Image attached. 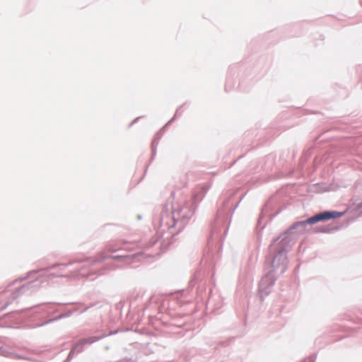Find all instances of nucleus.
Returning a JSON list of instances; mask_svg holds the SVG:
<instances>
[{
    "label": "nucleus",
    "instance_id": "1",
    "mask_svg": "<svg viewBox=\"0 0 362 362\" xmlns=\"http://www.w3.org/2000/svg\"><path fill=\"white\" fill-rule=\"evenodd\" d=\"M341 215L342 214L336 211H324L322 213L316 214L315 216L310 217L305 221L296 223L294 225V227L298 226H304L306 224H314L318 221L339 218Z\"/></svg>",
    "mask_w": 362,
    "mask_h": 362
},
{
    "label": "nucleus",
    "instance_id": "2",
    "mask_svg": "<svg viewBox=\"0 0 362 362\" xmlns=\"http://www.w3.org/2000/svg\"><path fill=\"white\" fill-rule=\"evenodd\" d=\"M97 340V337H89L79 340L72 348L71 354H74L75 352H80L82 350L84 345L87 344H92L96 341Z\"/></svg>",
    "mask_w": 362,
    "mask_h": 362
}]
</instances>
